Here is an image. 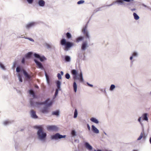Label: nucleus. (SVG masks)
I'll use <instances>...</instances> for the list:
<instances>
[{"mask_svg":"<svg viewBox=\"0 0 151 151\" xmlns=\"http://www.w3.org/2000/svg\"><path fill=\"white\" fill-rule=\"evenodd\" d=\"M30 103L31 106H32L38 107L39 105L44 104L45 106V107H44L41 110V112L44 113H47L48 111V107L51 106L52 104V101H50L49 99L46 100L45 102L42 103H39L37 102H35L32 99H30Z\"/></svg>","mask_w":151,"mask_h":151,"instance_id":"1","label":"nucleus"},{"mask_svg":"<svg viewBox=\"0 0 151 151\" xmlns=\"http://www.w3.org/2000/svg\"><path fill=\"white\" fill-rule=\"evenodd\" d=\"M37 128L38 129L37 132V139L43 142H45L46 139V133L44 131L41 126H38Z\"/></svg>","mask_w":151,"mask_h":151,"instance_id":"2","label":"nucleus"},{"mask_svg":"<svg viewBox=\"0 0 151 151\" xmlns=\"http://www.w3.org/2000/svg\"><path fill=\"white\" fill-rule=\"evenodd\" d=\"M60 44L62 45L65 46V50L66 51L68 50L73 45V43L72 42H67L65 39H63L61 40Z\"/></svg>","mask_w":151,"mask_h":151,"instance_id":"3","label":"nucleus"},{"mask_svg":"<svg viewBox=\"0 0 151 151\" xmlns=\"http://www.w3.org/2000/svg\"><path fill=\"white\" fill-rule=\"evenodd\" d=\"M66 137L65 135H62L60 134L57 133L51 136L52 139L57 140L62 138H65Z\"/></svg>","mask_w":151,"mask_h":151,"instance_id":"4","label":"nucleus"},{"mask_svg":"<svg viewBox=\"0 0 151 151\" xmlns=\"http://www.w3.org/2000/svg\"><path fill=\"white\" fill-rule=\"evenodd\" d=\"M47 129L49 131H55L58 130L59 129L57 126L55 125L48 126L47 127Z\"/></svg>","mask_w":151,"mask_h":151,"instance_id":"5","label":"nucleus"},{"mask_svg":"<svg viewBox=\"0 0 151 151\" xmlns=\"http://www.w3.org/2000/svg\"><path fill=\"white\" fill-rule=\"evenodd\" d=\"M34 56L35 58L40 59V60L42 62L46 60V58L44 56H40L37 53H35L34 54Z\"/></svg>","mask_w":151,"mask_h":151,"instance_id":"6","label":"nucleus"},{"mask_svg":"<svg viewBox=\"0 0 151 151\" xmlns=\"http://www.w3.org/2000/svg\"><path fill=\"white\" fill-rule=\"evenodd\" d=\"M124 1L123 0H116V1L113 2L112 4L108 5V6H111L116 3H118L119 5H124L125 4V3L124 2Z\"/></svg>","mask_w":151,"mask_h":151,"instance_id":"7","label":"nucleus"},{"mask_svg":"<svg viewBox=\"0 0 151 151\" xmlns=\"http://www.w3.org/2000/svg\"><path fill=\"white\" fill-rule=\"evenodd\" d=\"M88 47V45L86 41H84L82 44L81 49L83 51H85Z\"/></svg>","mask_w":151,"mask_h":151,"instance_id":"8","label":"nucleus"},{"mask_svg":"<svg viewBox=\"0 0 151 151\" xmlns=\"http://www.w3.org/2000/svg\"><path fill=\"white\" fill-rule=\"evenodd\" d=\"M87 24H86V26L83 27V30L82 32L83 33L86 35V37L88 38H89L90 36L89 35L87 31Z\"/></svg>","mask_w":151,"mask_h":151,"instance_id":"9","label":"nucleus"},{"mask_svg":"<svg viewBox=\"0 0 151 151\" xmlns=\"http://www.w3.org/2000/svg\"><path fill=\"white\" fill-rule=\"evenodd\" d=\"M37 24V23L34 22H30L27 24L26 26V28L27 29H29L30 27H33L35 26Z\"/></svg>","mask_w":151,"mask_h":151,"instance_id":"10","label":"nucleus"},{"mask_svg":"<svg viewBox=\"0 0 151 151\" xmlns=\"http://www.w3.org/2000/svg\"><path fill=\"white\" fill-rule=\"evenodd\" d=\"M30 115L31 117L34 119H37L38 117L36 114L35 111L33 110H31L30 111Z\"/></svg>","mask_w":151,"mask_h":151,"instance_id":"11","label":"nucleus"},{"mask_svg":"<svg viewBox=\"0 0 151 151\" xmlns=\"http://www.w3.org/2000/svg\"><path fill=\"white\" fill-rule=\"evenodd\" d=\"M34 60L39 68L41 69H43V66L41 63L37 61L36 59H34Z\"/></svg>","mask_w":151,"mask_h":151,"instance_id":"12","label":"nucleus"},{"mask_svg":"<svg viewBox=\"0 0 151 151\" xmlns=\"http://www.w3.org/2000/svg\"><path fill=\"white\" fill-rule=\"evenodd\" d=\"M37 3L39 6L40 7H44L45 4V1L43 0H39L38 1Z\"/></svg>","mask_w":151,"mask_h":151,"instance_id":"13","label":"nucleus"},{"mask_svg":"<svg viewBox=\"0 0 151 151\" xmlns=\"http://www.w3.org/2000/svg\"><path fill=\"white\" fill-rule=\"evenodd\" d=\"M92 130L94 133L98 134L99 133V130L93 125L91 126Z\"/></svg>","mask_w":151,"mask_h":151,"instance_id":"14","label":"nucleus"},{"mask_svg":"<svg viewBox=\"0 0 151 151\" xmlns=\"http://www.w3.org/2000/svg\"><path fill=\"white\" fill-rule=\"evenodd\" d=\"M85 146L89 150H91L93 149L92 147L91 146L88 142H86L85 143Z\"/></svg>","mask_w":151,"mask_h":151,"instance_id":"15","label":"nucleus"},{"mask_svg":"<svg viewBox=\"0 0 151 151\" xmlns=\"http://www.w3.org/2000/svg\"><path fill=\"white\" fill-rule=\"evenodd\" d=\"M77 79H78L79 80L80 82H83V81L84 80L83 77V74L82 72H81L80 73L78 77H77Z\"/></svg>","mask_w":151,"mask_h":151,"instance_id":"16","label":"nucleus"},{"mask_svg":"<svg viewBox=\"0 0 151 151\" xmlns=\"http://www.w3.org/2000/svg\"><path fill=\"white\" fill-rule=\"evenodd\" d=\"M23 73L25 77L28 79H30L31 78V76L29 75L28 73L24 70H23Z\"/></svg>","mask_w":151,"mask_h":151,"instance_id":"17","label":"nucleus"},{"mask_svg":"<svg viewBox=\"0 0 151 151\" xmlns=\"http://www.w3.org/2000/svg\"><path fill=\"white\" fill-rule=\"evenodd\" d=\"M71 72L73 75L74 79H77L76 75L77 74V72L76 70H72Z\"/></svg>","mask_w":151,"mask_h":151,"instance_id":"18","label":"nucleus"},{"mask_svg":"<svg viewBox=\"0 0 151 151\" xmlns=\"http://www.w3.org/2000/svg\"><path fill=\"white\" fill-rule=\"evenodd\" d=\"M90 120L92 122L96 124H98L99 122L98 120L94 117H92L90 119Z\"/></svg>","mask_w":151,"mask_h":151,"instance_id":"19","label":"nucleus"},{"mask_svg":"<svg viewBox=\"0 0 151 151\" xmlns=\"http://www.w3.org/2000/svg\"><path fill=\"white\" fill-rule=\"evenodd\" d=\"M56 84H57V88H58V89H59V90H61L60 86H61V82L60 81H57V82H56Z\"/></svg>","mask_w":151,"mask_h":151,"instance_id":"20","label":"nucleus"},{"mask_svg":"<svg viewBox=\"0 0 151 151\" xmlns=\"http://www.w3.org/2000/svg\"><path fill=\"white\" fill-rule=\"evenodd\" d=\"M133 16L134 19L136 20H137L139 19V17L135 13H133Z\"/></svg>","mask_w":151,"mask_h":151,"instance_id":"21","label":"nucleus"},{"mask_svg":"<svg viewBox=\"0 0 151 151\" xmlns=\"http://www.w3.org/2000/svg\"><path fill=\"white\" fill-rule=\"evenodd\" d=\"M29 93L32 95V97L33 98H34L35 97L34 92L32 90H30L29 91Z\"/></svg>","mask_w":151,"mask_h":151,"instance_id":"22","label":"nucleus"},{"mask_svg":"<svg viewBox=\"0 0 151 151\" xmlns=\"http://www.w3.org/2000/svg\"><path fill=\"white\" fill-rule=\"evenodd\" d=\"M73 87L74 92H76L77 90V85L75 82H74L73 83Z\"/></svg>","mask_w":151,"mask_h":151,"instance_id":"23","label":"nucleus"},{"mask_svg":"<svg viewBox=\"0 0 151 151\" xmlns=\"http://www.w3.org/2000/svg\"><path fill=\"white\" fill-rule=\"evenodd\" d=\"M65 58L66 61L67 62H69L70 61L71 58L70 56H65Z\"/></svg>","mask_w":151,"mask_h":151,"instance_id":"24","label":"nucleus"},{"mask_svg":"<svg viewBox=\"0 0 151 151\" xmlns=\"http://www.w3.org/2000/svg\"><path fill=\"white\" fill-rule=\"evenodd\" d=\"M138 53L137 51L133 52L132 54V55L134 57H137L138 56Z\"/></svg>","mask_w":151,"mask_h":151,"instance_id":"25","label":"nucleus"},{"mask_svg":"<svg viewBox=\"0 0 151 151\" xmlns=\"http://www.w3.org/2000/svg\"><path fill=\"white\" fill-rule=\"evenodd\" d=\"M11 122L9 120H6L4 122L3 124L5 125H6L8 124H11Z\"/></svg>","mask_w":151,"mask_h":151,"instance_id":"26","label":"nucleus"},{"mask_svg":"<svg viewBox=\"0 0 151 151\" xmlns=\"http://www.w3.org/2000/svg\"><path fill=\"white\" fill-rule=\"evenodd\" d=\"M83 37H79L76 39V42H79L80 41L82 40L83 39Z\"/></svg>","mask_w":151,"mask_h":151,"instance_id":"27","label":"nucleus"},{"mask_svg":"<svg viewBox=\"0 0 151 151\" xmlns=\"http://www.w3.org/2000/svg\"><path fill=\"white\" fill-rule=\"evenodd\" d=\"M115 86L114 84H112L111 85L109 90L111 91H112L115 88Z\"/></svg>","mask_w":151,"mask_h":151,"instance_id":"28","label":"nucleus"},{"mask_svg":"<svg viewBox=\"0 0 151 151\" xmlns=\"http://www.w3.org/2000/svg\"><path fill=\"white\" fill-rule=\"evenodd\" d=\"M52 114L57 116H58L59 115V111H53L52 112Z\"/></svg>","mask_w":151,"mask_h":151,"instance_id":"29","label":"nucleus"},{"mask_svg":"<svg viewBox=\"0 0 151 151\" xmlns=\"http://www.w3.org/2000/svg\"><path fill=\"white\" fill-rule=\"evenodd\" d=\"M143 119L146 121H147L148 120L147 117V114L146 113L144 114L143 115Z\"/></svg>","mask_w":151,"mask_h":151,"instance_id":"30","label":"nucleus"},{"mask_svg":"<svg viewBox=\"0 0 151 151\" xmlns=\"http://www.w3.org/2000/svg\"><path fill=\"white\" fill-rule=\"evenodd\" d=\"M78 115V111L77 109H75L74 112V118H76L77 116Z\"/></svg>","mask_w":151,"mask_h":151,"instance_id":"31","label":"nucleus"},{"mask_svg":"<svg viewBox=\"0 0 151 151\" xmlns=\"http://www.w3.org/2000/svg\"><path fill=\"white\" fill-rule=\"evenodd\" d=\"M32 53L31 52H29L25 56L26 58H29L31 57Z\"/></svg>","mask_w":151,"mask_h":151,"instance_id":"32","label":"nucleus"},{"mask_svg":"<svg viewBox=\"0 0 151 151\" xmlns=\"http://www.w3.org/2000/svg\"><path fill=\"white\" fill-rule=\"evenodd\" d=\"M66 35L68 39H70L72 37L71 34L69 32H67L66 33Z\"/></svg>","mask_w":151,"mask_h":151,"instance_id":"33","label":"nucleus"},{"mask_svg":"<svg viewBox=\"0 0 151 151\" xmlns=\"http://www.w3.org/2000/svg\"><path fill=\"white\" fill-rule=\"evenodd\" d=\"M71 134L73 136L75 137L76 136V132L74 130H73L72 131Z\"/></svg>","mask_w":151,"mask_h":151,"instance_id":"34","label":"nucleus"},{"mask_svg":"<svg viewBox=\"0 0 151 151\" xmlns=\"http://www.w3.org/2000/svg\"><path fill=\"white\" fill-rule=\"evenodd\" d=\"M0 67L3 70H5V68L4 65L1 63L0 62Z\"/></svg>","mask_w":151,"mask_h":151,"instance_id":"35","label":"nucleus"},{"mask_svg":"<svg viewBox=\"0 0 151 151\" xmlns=\"http://www.w3.org/2000/svg\"><path fill=\"white\" fill-rule=\"evenodd\" d=\"M143 137V133L142 132H141L140 134V135L139 137L138 138L137 140H141Z\"/></svg>","mask_w":151,"mask_h":151,"instance_id":"36","label":"nucleus"},{"mask_svg":"<svg viewBox=\"0 0 151 151\" xmlns=\"http://www.w3.org/2000/svg\"><path fill=\"white\" fill-rule=\"evenodd\" d=\"M59 91H60L59 90V89H56V91H55V97H55H56V96L58 95V94Z\"/></svg>","mask_w":151,"mask_h":151,"instance_id":"37","label":"nucleus"},{"mask_svg":"<svg viewBox=\"0 0 151 151\" xmlns=\"http://www.w3.org/2000/svg\"><path fill=\"white\" fill-rule=\"evenodd\" d=\"M133 57H134L132 55L129 58L130 60H131V66H132L133 63V60H132V59L133 58Z\"/></svg>","mask_w":151,"mask_h":151,"instance_id":"38","label":"nucleus"},{"mask_svg":"<svg viewBox=\"0 0 151 151\" xmlns=\"http://www.w3.org/2000/svg\"><path fill=\"white\" fill-rule=\"evenodd\" d=\"M65 77L67 79H69L70 78V76L69 73H67L65 74Z\"/></svg>","mask_w":151,"mask_h":151,"instance_id":"39","label":"nucleus"},{"mask_svg":"<svg viewBox=\"0 0 151 151\" xmlns=\"http://www.w3.org/2000/svg\"><path fill=\"white\" fill-rule=\"evenodd\" d=\"M18 77L19 81H20V82H22V77L20 74L18 75Z\"/></svg>","mask_w":151,"mask_h":151,"instance_id":"40","label":"nucleus"},{"mask_svg":"<svg viewBox=\"0 0 151 151\" xmlns=\"http://www.w3.org/2000/svg\"><path fill=\"white\" fill-rule=\"evenodd\" d=\"M84 2V0H80L78 2L77 4H82Z\"/></svg>","mask_w":151,"mask_h":151,"instance_id":"41","label":"nucleus"},{"mask_svg":"<svg viewBox=\"0 0 151 151\" xmlns=\"http://www.w3.org/2000/svg\"><path fill=\"white\" fill-rule=\"evenodd\" d=\"M45 76H46V80H47V82L48 83H49V78H48V76H47V74L45 73Z\"/></svg>","mask_w":151,"mask_h":151,"instance_id":"42","label":"nucleus"},{"mask_svg":"<svg viewBox=\"0 0 151 151\" xmlns=\"http://www.w3.org/2000/svg\"><path fill=\"white\" fill-rule=\"evenodd\" d=\"M28 3L29 4H32L33 1V0H27Z\"/></svg>","mask_w":151,"mask_h":151,"instance_id":"43","label":"nucleus"},{"mask_svg":"<svg viewBox=\"0 0 151 151\" xmlns=\"http://www.w3.org/2000/svg\"><path fill=\"white\" fill-rule=\"evenodd\" d=\"M57 76L59 79H60L62 78L60 74L59 73H58Z\"/></svg>","mask_w":151,"mask_h":151,"instance_id":"44","label":"nucleus"},{"mask_svg":"<svg viewBox=\"0 0 151 151\" xmlns=\"http://www.w3.org/2000/svg\"><path fill=\"white\" fill-rule=\"evenodd\" d=\"M20 68H19V67H17V68H16V71L17 72L19 73V72H20Z\"/></svg>","mask_w":151,"mask_h":151,"instance_id":"45","label":"nucleus"},{"mask_svg":"<svg viewBox=\"0 0 151 151\" xmlns=\"http://www.w3.org/2000/svg\"><path fill=\"white\" fill-rule=\"evenodd\" d=\"M86 83L90 87H93V85L89 84L88 82H87Z\"/></svg>","mask_w":151,"mask_h":151,"instance_id":"46","label":"nucleus"},{"mask_svg":"<svg viewBox=\"0 0 151 151\" xmlns=\"http://www.w3.org/2000/svg\"><path fill=\"white\" fill-rule=\"evenodd\" d=\"M27 39L29 40L32 41V42H34V40L31 38L28 37V38H27Z\"/></svg>","mask_w":151,"mask_h":151,"instance_id":"47","label":"nucleus"},{"mask_svg":"<svg viewBox=\"0 0 151 151\" xmlns=\"http://www.w3.org/2000/svg\"><path fill=\"white\" fill-rule=\"evenodd\" d=\"M124 1L127 2H130L131 1H133L134 0H123Z\"/></svg>","mask_w":151,"mask_h":151,"instance_id":"48","label":"nucleus"},{"mask_svg":"<svg viewBox=\"0 0 151 151\" xmlns=\"http://www.w3.org/2000/svg\"><path fill=\"white\" fill-rule=\"evenodd\" d=\"M87 128H88V130H90V129H91L90 127V126L88 124H87Z\"/></svg>","mask_w":151,"mask_h":151,"instance_id":"49","label":"nucleus"},{"mask_svg":"<svg viewBox=\"0 0 151 151\" xmlns=\"http://www.w3.org/2000/svg\"><path fill=\"white\" fill-rule=\"evenodd\" d=\"M25 62V59L24 58H23L22 60V63H24Z\"/></svg>","mask_w":151,"mask_h":151,"instance_id":"50","label":"nucleus"},{"mask_svg":"<svg viewBox=\"0 0 151 151\" xmlns=\"http://www.w3.org/2000/svg\"><path fill=\"white\" fill-rule=\"evenodd\" d=\"M136 10V9L135 8H133V9H130V10L132 11V12H134V11H135Z\"/></svg>","mask_w":151,"mask_h":151,"instance_id":"51","label":"nucleus"},{"mask_svg":"<svg viewBox=\"0 0 151 151\" xmlns=\"http://www.w3.org/2000/svg\"><path fill=\"white\" fill-rule=\"evenodd\" d=\"M141 117H139L138 119V121L139 122H140V123H141Z\"/></svg>","mask_w":151,"mask_h":151,"instance_id":"52","label":"nucleus"},{"mask_svg":"<svg viewBox=\"0 0 151 151\" xmlns=\"http://www.w3.org/2000/svg\"><path fill=\"white\" fill-rule=\"evenodd\" d=\"M47 47L48 48H49L50 47V46L49 45H48V44H47Z\"/></svg>","mask_w":151,"mask_h":151,"instance_id":"53","label":"nucleus"},{"mask_svg":"<svg viewBox=\"0 0 151 151\" xmlns=\"http://www.w3.org/2000/svg\"><path fill=\"white\" fill-rule=\"evenodd\" d=\"M60 73L61 75H63V71H61L60 72Z\"/></svg>","mask_w":151,"mask_h":151,"instance_id":"54","label":"nucleus"},{"mask_svg":"<svg viewBox=\"0 0 151 151\" xmlns=\"http://www.w3.org/2000/svg\"><path fill=\"white\" fill-rule=\"evenodd\" d=\"M142 5L145 7H147V6L146 5H145L144 4H142Z\"/></svg>","mask_w":151,"mask_h":151,"instance_id":"55","label":"nucleus"},{"mask_svg":"<svg viewBox=\"0 0 151 151\" xmlns=\"http://www.w3.org/2000/svg\"><path fill=\"white\" fill-rule=\"evenodd\" d=\"M94 151H102L101 150H94Z\"/></svg>","mask_w":151,"mask_h":151,"instance_id":"56","label":"nucleus"},{"mask_svg":"<svg viewBox=\"0 0 151 151\" xmlns=\"http://www.w3.org/2000/svg\"><path fill=\"white\" fill-rule=\"evenodd\" d=\"M149 141L150 143L151 144V137L150 138Z\"/></svg>","mask_w":151,"mask_h":151,"instance_id":"57","label":"nucleus"},{"mask_svg":"<svg viewBox=\"0 0 151 151\" xmlns=\"http://www.w3.org/2000/svg\"><path fill=\"white\" fill-rule=\"evenodd\" d=\"M23 37L27 39V38H28V37Z\"/></svg>","mask_w":151,"mask_h":151,"instance_id":"58","label":"nucleus"},{"mask_svg":"<svg viewBox=\"0 0 151 151\" xmlns=\"http://www.w3.org/2000/svg\"><path fill=\"white\" fill-rule=\"evenodd\" d=\"M105 151H112L111 150H105Z\"/></svg>","mask_w":151,"mask_h":151,"instance_id":"59","label":"nucleus"},{"mask_svg":"<svg viewBox=\"0 0 151 151\" xmlns=\"http://www.w3.org/2000/svg\"><path fill=\"white\" fill-rule=\"evenodd\" d=\"M35 87L36 88H38V86H36Z\"/></svg>","mask_w":151,"mask_h":151,"instance_id":"60","label":"nucleus"},{"mask_svg":"<svg viewBox=\"0 0 151 151\" xmlns=\"http://www.w3.org/2000/svg\"><path fill=\"white\" fill-rule=\"evenodd\" d=\"M104 133L106 135H107V134L106 132H104Z\"/></svg>","mask_w":151,"mask_h":151,"instance_id":"61","label":"nucleus"},{"mask_svg":"<svg viewBox=\"0 0 151 151\" xmlns=\"http://www.w3.org/2000/svg\"><path fill=\"white\" fill-rule=\"evenodd\" d=\"M133 151H138L137 150H134Z\"/></svg>","mask_w":151,"mask_h":151,"instance_id":"62","label":"nucleus"},{"mask_svg":"<svg viewBox=\"0 0 151 151\" xmlns=\"http://www.w3.org/2000/svg\"><path fill=\"white\" fill-rule=\"evenodd\" d=\"M99 9H98V10H97V11H99Z\"/></svg>","mask_w":151,"mask_h":151,"instance_id":"63","label":"nucleus"}]
</instances>
